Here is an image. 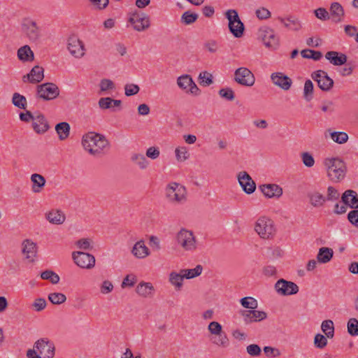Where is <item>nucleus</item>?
<instances>
[{
  "label": "nucleus",
  "instance_id": "f257e3e1",
  "mask_svg": "<svg viewBox=\"0 0 358 358\" xmlns=\"http://www.w3.org/2000/svg\"><path fill=\"white\" fill-rule=\"evenodd\" d=\"M82 145L86 151L95 157L101 156L106 149L110 148V143L106 138L94 132L85 134L82 138Z\"/></svg>",
  "mask_w": 358,
  "mask_h": 358
},
{
  "label": "nucleus",
  "instance_id": "f03ea898",
  "mask_svg": "<svg viewBox=\"0 0 358 358\" xmlns=\"http://www.w3.org/2000/svg\"><path fill=\"white\" fill-rule=\"evenodd\" d=\"M327 176L334 182L343 180L346 175L347 166L344 161L338 157L327 158L324 161Z\"/></svg>",
  "mask_w": 358,
  "mask_h": 358
},
{
  "label": "nucleus",
  "instance_id": "7ed1b4c3",
  "mask_svg": "<svg viewBox=\"0 0 358 358\" xmlns=\"http://www.w3.org/2000/svg\"><path fill=\"white\" fill-rule=\"evenodd\" d=\"M186 188L177 182H171L166 188V196L171 203H182L187 200Z\"/></svg>",
  "mask_w": 358,
  "mask_h": 358
},
{
  "label": "nucleus",
  "instance_id": "20e7f679",
  "mask_svg": "<svg viewBox=\"0 0 358 358\" xmlns=\"http://www.w3.org/2000/svg\"><path fill=\"white\" fill-rule=\"evenodd\" d=\"M255 230L261 238L264 239L271 238L275 233L273 221L265 217L257 220L255 225Z\"/></svg>",
  "mask_w": 358,
  "mask_h": 358
},
{
  "label": "nucleus",
  "instance_id": "39448f33",
  "mask_svg": "<svg viewBox=\"0 0 358 358\" xmlns=\"http://www.w3.org/2000/svg\"><path fill=\"white\" fill-rule=\"evenodd\" d=\"M128 22L137 31H145L150 26V17L146 13L140 11L132 13L128 19Z\"/></svg>",
  "mask_w": 358,
  "mask_h": 358
},
{
  "label": "nucleus",
  "instance_id": "423d86ee",
  "mask_svg": "<svg viewBox=\"0 0 358 358\" xmlns=\"http://www.w3.org/2000/svg\"><path fill=\"white\" fill-rule=\"evenodd\" d=\"M178 243L187 251H193L196 248V238L192 231L182 229L176 236Z\"/></svg>",
  "mask_w": 358,
  "mask_h": 358
},
{
  "label": "nucleus",
  "instance_id": "0eeeda50",
  "mask_svg": "<svg viewBox=\"0 0 358 358\" xmlns=\"http://www.w3.org/2000/svg\"><path fill=\"white\" fill-rule=\"evenodd\" d=\"M34 348H36L41 358H53L55 355V346L52 341L48 338L38 339L34 343Z\"/></svg>",
  "mask_w": 358,
  "mask_h": 358
},
{
  "label": "nucleus",
  "instance_id": "6e6552de",
  "mask_svg": "<svg viewBox=\"0 0 358 358\" xmlns=\"http://www.w3.org/2000/svg\"><path fill=\"white\" fill-rule=\"evenodd\" d=\"M59 95V89L55 83H46L37 86V96L43 100H52Z\"/></svg>",
  "mask_w": 358,
  "mask_h": 358
},
{
  "label": "nucleus",
  "instance_id": "1a4fd4ad",
  "mask_svg": "<svg viewBox=\"0 0 358 358\" xmlns=\"http://www.w3.org/2000/svg\"><path fill=\"white\" fill-rule=\"evenodd\" d=\"M234 80L245 87H252L255 83V77L252 71L246 67H239L234 72Z\"/></svg>",
  "mask_w": 358,
  "mask_h": 358
},
{
  "label": "nucleus",
  "instance_id": "9d476101",
  "mask_svg": "<svg viewBox=\"0 0 358 358\" xmlns=\"http://www.w3.org/2000/svg\"><path fill=\"white\" fill-rule=\"evenodd\" d=\"M311 78L317 82L318 87L322 91H329L333 85L334 80L327 75V73L322 70H317L312 73Z\"/></svg>",
  "mask_w": 358,
  "mask_h": 358
},
{
  "label": "nucleus",
  "instance_id": "9b49d317",
  "mask_svg": "<svg viewBox=\"0 0 358 358\" xmlns=\"http://www.w3.org/2000/svg\"><path fill=\"white\" fill-rule=\"evenodd\" d=\"M67 48L75 58L80 59L85 55L84 43L76 36H71L68 38Z\"/></svg>",
  "mask_w": 358,
  "mask_h": 358
},
{
  "label": "nucleus",
  "instance_id": "f8f14e48",
  "mask_svg": "<svg viewBox=\"0 0 358 358\" xmlns=\"http://www.w3.org/2000/svg\"><path fill=\"white\" fill-rule=\"evenodd\" d=\"M74 262L80 268H92L95 265V258L92 255L87 252L77 251L72 253Z\"/></svg>",
  "mask_w": 358,
  "mask_h": 358
},
{
  "label": "nucleus",
  "instance_id": "ddd939ff",
  "mask_svg": "<svg viewBox=\"0 0 358 358\" xmlns=\"http://www.w3.org/2000/svg\"><path fill=\"white\" fill-rule=\"evenodd\" d=\"M275 289L278 294L282 296H289L295 294L299 292L298 285L292 282L284 279L278 280L275 284Z\"/></svg>",
  "mask_w": 358,
  "mask_h": 358
},
{
  "label": "nucleus",
  "instance_id": "4468645a",
  "mask_svg": "<svg viewBox=\"0 0 358 358\" xmlns=\"http://www.w3.org/2000/svg\"><path fill=\"white\" fill-rule=\"evenodd\" d=\"M238 181L244 192L252 194L256 189V184L246 171H241L237 176Z\"/></svg>",
  "mask_w": 358,
  "mask_h": 358
},
{
  "label": "nucleus",
  "instance_id": "2eb2a0df",
  "mask_svg": "<svg viewBox=\"0 0 358 358\" xmlns=\"http://www.w3.org/2000/svg\"><path fill=\"white\" fill-rule=\"evenodd\" d=\"M22 30L31 41L36 42L40 38V29L36 22L33 20H26L23 22Z\"/></svg>",
  "mask_w": 358,
  "mask_h": 358
},
{
  "label": "nucleus",
  "instance_id": "dca6fc26",
  "mask_svg": "<svg viewBox=\"0 0 358 358\" xmlns=\"http://www.w3.org/2000/svg\"><path fill=\"white\" fill-rule=\"evenodd\" d=\"M272 83L283 90H289L292 86V79L281 72L273 73L271 75Z\"/></svg>",
  "mask_w": 358,
  "mask_h": 358
},
{
  "label": "nucleus",
  "instance_id": "f3484780",
  "mask_svg": "<svg viewBox=\"0 0 358 358\" xmlns=\"http://www.w3.org/2000/svg\"><path fill=\"white\" fill-rule=\"evenodd\" d=\"M245 323L257 322L266 318L267 314L264 311L253 310H243L241 311Z\"/></svg>",
  "mask_w": 358,
  "mask_h": 358
},
{
  "label": "nucleus",
  "instance_id": "a211bd4d",
  "mask_svg": "<svg viewBox=\"0 0 358 358\" xmlns=\"http://www.w3.org/2000/svg\"><path fill=\"white\" fill-rule=\"evenodd\" d=\"M259 189L267 198H280L283 193L282 188L277 184H264L259 186Z\"/></svg>",
  "mask_w": 358,
  "mask_h": 358
},
{
  "label": "nucleus",
  "instance_id": "6ab92c4d",
  "mask_svg": "<svg viewBox=\"0 0 358 358\" xmlns=\"http://www.w3.org/2000/svg\"><path fill=\"white\" fill-rule=\"evenodd\" d=\"M341 201L351 208L358 210V194L356 191L352 189L345 191L341 196Z\"/></svg>",
  "mask_w": 358,
  "mask_h": 358
},
{
  "label": "nucleus",
  "instance_id": "aec40b11",
  "mask_svg": "<svg viewBox=\"0 0 358 358\" xmlns=\"http://www.w3.org/2000/svg\"><path fill=\"white\" fill-rule=\"evenodd\" d=\"M32 127L37 134H44L50 128L47 120L41 113H38L34 117L32 122Z\"/></svg>",
  "mask_w": 358,
  "mask_h": 358
},
{
  "label": "nucleus",
  "instance_id": "412c9836",
  "mask_svg": "<svg viewBox=\"0 0 358 358\" xmlns=\"http://www.w3.org/2000/svg\"><path fill=\"white\" fill-rule=\"evenodd\" d=\"M22 245V251L26 255V258L30 262H34V259L37 254L38 248L36 243L30 239H25L23 241Z\"/></svg>",
  "mask_w": 358,
  "mask_h": 358
},
{
  "label": "nucleus",
  "instance_id": "4be33fe9",
  "mask_svg": "<svg viewBox=\"0 0 358 358\" xmlns=\"http://www.w3.org/2000/svg\"><path fill=\"white\" fill-rule=\"evenodd\" d=\"M262 40L264 45L268 48L275 49L278 46V38L271 28H266L264 30Z\"/></svg>",
  "mask_w": 358,
  "mask_h": 358
},
{
  "label": "nucleus",
  "instance_id": "5701e85b",
  "mask_svg": "<svg viewBox=\"0 0 358 358\" xmlns=\"http://www.w3.org/2000/svg\"><path fill=\"white\" fill-rule=\"evenodd\" d=\"M278 20L286 28L294 31L300 30L302 27L301 22L299 18L293 15H289L286 18L278 17Z\"/></svg>",
  "mask_w": 358,
  "mask_h": 358
},
{
  "label": "nucleus",
  "instance_id": "b1692460",
  "mask_svg": "<svg viewBox=\"0 0 358 358\" xmlns=\"http://www.w3.org/2000/svg\"><path fill=\"white\" fill-rule=\"evenodd\" d=\"M325 57L331 64L334 66H341L347 62L346 55L336 51H329L326 53Z\"/></svg>",
  "mask_w": 358,
  "mask_h": 358
},
{
  "label": "nucleus",
  "instance_id": "393cba45",
  "mask_svg": "<svg viewBox=\"0 0 358 358\" xmlns=\"http://www.w3.org/2000/svg\"><path fill=\"white\" fill-rule=\"evenodd\" d=\"M46 220L53 224H62L66 220L64 213L56 209H52L47 212L45 215Z\"/></svg>",
  "mask_w": 358,
  "mask_h": 358
},
{
  "label": "nucleus",
  "instance_id": "a878e982",
  "mask_svg": "<svg viewBox=\"0 0 358 358\" xmlns=\"http://www.w3.org/2000/svg\"><path fill=\"white\" fill-rule=\"evenodd\" d=\"M225 17L228 20V27L231 33H238V30L234 29V24H238L242 28V22L238 16V12L234 9H229L225 13Z\"/></svg>",
  "mask_w": 358,
  "mask_h": 358
},
{
  "label": "nucleus",
  "instance_id": "bb28decb",
  "mask_svg": "<svg viewBox=\"0 0 358 358\" xmlns=\"http://www.w3.org/2000/svg\"><path fill=\"white\" fill-rule=\"evenodd\" d=\"M344 15V9L339 3L334 2L331 4L329 15L331 17L333 22L336 23L341 22Z\"/></svg>",
  "mask_w": 358,
  "mask_h": 358
},
{
  "label": "nucleus",
  "instance_id": "cd10ccee",
  "mask_svg": "<svg viewBox=\"0 0 358 358\" xmlns=\"http://www.w3.org/2000/svg\"><path fill=\"white\" fill-rule=\"evenodd\" d=\"M132 254L137 258L142 259L149 255V249L145 246L143 241H139L135 243Z\"/></svg>",
  "mask_w": 358,
  "mask_h": 358
},
{
  "label": "nucleus",
  "instance_id": "c85d7f7f",
  "mask_svg": "<svg viewBox=\"0 0 358 358\" xmlns=\"http://www.w3.org/2000/svg\"><path fill=\"white\" fill-rule=\"evenodd\" d=\"M31 181L33 183L31 190L34 193L41 192L45 185V178L38 173H34L31 175Z\"/></svg>",
  "mask_w": 358,
  "mask_h": 358
},
{
  "label": "nucleus",
  "instance_id": "c756f323",
  "mask_svg": "<svg viewBox=\"0 0 358 358\" xmlns=\"http://www.w3.org/2000/svg\"><path fill=\"white\" fill-rule=\"evenodd\" d=\"M17 57L22 62H31L34 59V55L30 47L25 45L17 50Z\"/></svg>",
  "mask_w": 358,
  "mask_h": 358
},
{
  "label": "nucleus",
  "instance_id": "7c9ffc66",
  "mask_svg": "<svg viewBox=\"0 0 358 358\" xmlns=\"http://www.w3.org/2000/svg\"><path fill=\"white\" fill-rule=\"evenodd\" d=\"M155 289L150 282H141L139 283L136 289L138 294L143 297H150L152 296Z\"/></svg>",
  "mask_w": 358,
  "mask_h": 358
},
{
  "label": "nucleus",
  "instance_id": "2f4dec72",
  "mask_svg": "<svg viewBox=\"0 0 358 358\" xmlns=\"http://www.w3.org/2000/svg\"><path fill=\"white\" fill-rule=\"evenodd\" d=\"M334 255V251L330 248L322 247L319 249L317 255V260L322 264H326L331 261Z\"/></svg>",
  "mask_w": 358,
  "mask_h": 358
},
{
  "label": "nucleus",
  "instance_id": "473e14b6",
  "mask_svg": "<svg viewBox=\"0 0 358 358\" xmlns=\"http://www.w3.org/2000/svg\"><path fill=\"white\" fill-rule=\"evenodd\" d=\"M55 130L62 141L66 139L70 134V125L66 122H59L55 126Z\"/></svg>",
  "mask_w": 358,
  "mask_h": 358
},
{
  "label": "nucleus",
  "instance_id": "72a5a7b5",
  "mask_svg": "<svg viewBox=\"0 0 358 358\" xmlns=\"http://www.w3.org/2000/svg\"><path fill=\"white\" fill-rule=\"evenodd\" d=\"M131 161L137 165L140 169H145L149 166V162L145 156L140 153H134L131 156Z\"/></svg>",
  "mask_w": 358,
  "mask_h": 358
},
{
  "label": "nucleus",
  "instance_id": "f704fd0d",
  "mask_svg": "<svg viewBox=\"0 0 358 358\" xmlns=\"http://www.w3.org/2000/svg\"><path fill=\"white\" fill-rule=\"evenodd\" d=\"M184 279L185 276L182 273V270H180V273L173 271L169 274V282L176 287V289H180Z\"/></svg>",
  "mask_w": 358,
  "mask_h": 358
},
{
  "label": "nucleus",
  "instance_id": "c9c22d12",
  "mask_svg": "<svg viewBox=\"0 0 358 358\" xmlns=\"http://www.w3.org/2000/svg\"><path fill=\"white\" fill-rule=\"evenodd\" d=\"M29 73L32 78L31 83H40L44 78V69L38 65L34 66Z\"/></svg>",
  "mask_w": 358,
  "mask_h": 358
},
{
  "label": "nucleus",
  "instance_id": "e433bc0d",
  "mask_svg": "<svg viewBox=\"0 0 358 358\" xmlns=\"http://www.w3.org/2000/svg\"><path fill=\"white\" fill-rule=\"evenodd\" d=\"M213 344L218 347L226 348L229 345V340L227 334L224 331L212 339Z\"/></svg>",
  "mask_w": 358,
  "mask_h": 358
},
{
  "label": "nucleus",
  "instance_id": "4c0bfd02",
  "mask_svg": "<svg viewBox=\"0 0 358 358\" xmlns=\"http://www.w3.org/2000/svg\"><path fill=\"white\" fill-rule=\"evenodd\" d=\"M321 329L327 338H333L334 336V322L331 320H327L322 322Z\"/></svg>",
  "mask_w": 358,
  "mask_h": 358
},
{
  "label": "nucleus",
  "instance_id": "58836bf2",
  "mask_svg": "<svg viewBox=\"0 0 358 358\" xmlns=\"http://www.w3.org/2000/svg\"><path fill=\"white\" fill-rule=\"evenodd\" d=\"M13 104L20 109H25L27 105V99L19 93H14L12 98Z\"/></svg>",
  "mask_w": 358,
  "mask_h": 358
},
{
  "label": "nucleus",
  "instance_id": "ea45409f",
  "mask_svg": "<svg viewBox=\"0 0 358 358\" xmlns=\"http://www.w3.org/2000/svg\"><path fill=\"white\" fill-rule=\"evenodd\" d=\"M198 14L191 13L189 10L185 11L181 16V23L185 25H189L193 24L198 19Z\"/></svg>",
  "mask_w": 358,
  "mask_h": 358
},
{
  "label": "nucleus",
  "instance_id": "a19ab883",
  "mask_svg": "<svg viewBox=\"0 0 358 358\" xmlns=\"http://www.w3.org/2000/svg\"><path fill=\"white\" fill-rule=\"evenodd\" d=\"M193 83V80L189 75H182L178 78L177 79V84L178 87L183 90L187 91L189 85Z\"/></svg>",
  "mask_w": 358,
  "mask_h": 358
},
{
  "label": "nucleus",
  "instance_id": "79ce46f5",
  "mask_svg": "<svg viewBox=\"0 0 358 358\" xmlns=\"http://www.w3.org/2000/svg\"><path fill=\"white\" fill-rule=\"evenodd\" d=\"M311 205L315 207L322 206L325 201V197L319 192L308 194Z\"/></svg>",
  "mask_w": 358,
  "mask_h": 358
},
{
  "label": "nucleus",
  "instance_id": "37998d69",
  "mask_svg": "<svg viewBox=\"0 0 358 358\" xmlns=\"http://www.w3.org/2000/svg\"><path fill=\"white\" fill-rule=\"evenodd\" d=\"M301 55L303 58L312 59L315 61H318L322 57V54L321 52L310 49L303 50L301 52Z\"/></svg>",
  "mask_w": 358,
  "mask_h": 358
},
{
  "label": "nucleus",
  "instance_id": "c03bdc74",
  "mask_svg": "<svg viewBox=\"0 0 358 358\" xmlns=\"http://www.w3.org/2000/svg\"><path fill=\"white\" fill-rule=\"evenodd\" d=\"M331 138L338 144H343L348 141V135L344 131H333L330 133Z\"/></svg>",
  "mask_w": 358,
  "mask_h": 358
},
{
  "label": "nucleus",
  "instance_id": "a18cd8bd",
  "mask_svg": "<svg viewBox=\"0 0 358 358\" xmlns=\"http://www.w3.org/2000/svg\"><path fill=\"white\" fill-rule=\"evenodd\" d=\"M203 267L201 265H197L192 269H182V273L184 274L185 278L191 279L201 275Z\"/></svg>",
  "mask_w": 358,
  "mask_h": 358
},
{
  "label": "nucleus",
  "instance_id": "49530a36",
  "mask_svg": "<svg viewBox=\"0 0 358 358\" xmlns=\"http://www.w3.org/2000/svg\"><path fill=\"white\" fill-rule=\"evenodd\" d=\"M313 84L310 80H306L303 88V97L307 101H310L313 98Z\"/></svg>",
  "mask_w": 358,
  "mask_h": 358
},
{
  "label": "nucleus",
  "instance_id": "de8ad7c7",
  "mask_svg": "<svg viewBox=\"0 0 358 358\" xmlns=\"http://www.w3.org/2000/svg\"><path fill=\"white\" fill-rule=\"evenodd\" d=\"M241 306L248 309H256L258 306L257 301L251 296L243 297L240 300Z\"/></svg>",
  "mask_w": 358,
  "mask_h": 358
},
{
  "label": "nucleus",
  "instance_id": "09e8293b",
  "mask_svg": "<svg viewBox=\"0 0 358 358\" xmlns=\"http://www.w3.org/2000/svg\"><path fill=\"white\" fill-rule=\"evenodd\" d=\"M41 278L43 280H50L52 284H57L59 282V276L51 270H45L42 272Z\"/></svg>",
  "mask_w": 358,
  "mask_h": 358
},
{
  "label": "nucleus",
  "instance_id": "8fccbe9b",
  "mask_svg": "<svg viewBox=\"0 0 358 358\" xmlns=\"http://www.w3.org/2000/svg\"><path fill=\"white\" fill-rule=\"evenodd\" d=\"M48 299L52 304L60 305L66 301V296L62 293L53 292L48 295Z\"/></svg>",
  "mask_w": 358,
  "mask_h": 358
},
{
  "label": "nucleus",
  "instance_id": "3c124183",
  "mask_svg": "<svg viewBox=\"0 0 358 358\" xmlns=\"http://www.w3.org/2000/svg\"><path fill=\"white\" fill-rule=\"evenodd\" d=\"M348 331L351 336H358V320L350 318L348 322Z\"/></svg>",
  "mask_w": 358,
  "mask_h": 358
},
{
  "label": "nucleus",
  "instance_id": "603ef678",
  "mask_svg": "<svg viewBox=\"0 0 358 358\" xmlns=\"http://www.w3.org/2000/svg\"><path fill=\"white\" fill-rule=\"evenodd\" d=\"M208 330L212 335L215 336H217L224 332L222 331V325L219 322L215 321H213L209 323V324L208 325Z\"/></svg>",
  "mask_w": 358,
  "mask_h": 358
},
{
  "label": "nucleus",
  "instance_id": "864d4df0",
  "mask_svg": "<svg viewBox=\"0 0 358 358\" xmlns=\"http://www.w3.org/2000/svg\"><path fill=\"white\" fill-rule=\"evenodd\" d=\"M99 87L101 92H106L115 89V83L111 80L107 78L101 80Z\"/></svg>",
  "mask_w": 358,
  "mask_h": 358
},
{
  "label": "nucleus",
  "instance_id": "5fc2aeb1",
  "mask_svg": "<svg viewBox=\"0 0 358 358\" xmlns=\"http://www.w3.org/2000/svg\"><path fill=\"white\" fill-rule=\"evenodd\" d=\"M314 344L316 348L322 349L327 345V339L324 335L317 334L314 338Z\"/></svg>",
  "mask_w": 358,
  "mask_h": 358
},
{
  "label": "nucleus",
  "instance_id": "6e6d98bb",
  "mask_svg": "<svg viewBox=\"0 0 358 358\" xmlns=\"http://www.w3.org/2000/svg\"><path fill=\"white\" fill-rule=\"evenodd\" d=\"M303 164L308 168H310L315 164V159L311 154L308 152H302L301 155Z\"/></svg>",
  "mask_w": 358,
  "mask_h": 358
},
{
  "label": "nucleus",
  "instance_id": "4d7b16f0",
  "mask_svg": "<svg viewBox=\"0 0 358 358\" xmlns=\"http://www.w3.org/2000/svg\"><path fill=\"white\" fill-rule=\"evenodd\" d=\"M219 94L221 97L228 101H233L235 98L234 91L229 87L220 89L219 91Z\"/></svg>",
  "mask_w": 358,
  "mask_h": 358
},
{
  "label": "nucleus",
  "instance_id": "13d9d810",
  "mask_svg": "<svg viewBox=\"0 0 358 358\" xmlns=\"http://www.w3.org/2000/svg\"><path fill=\"white\" fill-rule=\"evenodd\" d=\"M315 17L322 21L329 20L330 15L328 11L324 8H319L314 10Z\"/></svg>",
  "mask_w": 358,
  "mask_h": 358
},
{
  "label": "nucleus",
  "instance_id": "bf43d9fd",
  "mask_svg": "<svg viewBox=\"0 0 358 358\" xmlns=\"http://www.w3.org/2000/svg\"><path fill=\"white\" fill-rule=\"evenodd\" d=\"M139 90L140 87L136 84H127L124 86V94L127 96L135 95Z\"/></svg>",
  "mask_w": 358,
  "mask_h": 358
},
{
  "label": "nucleus",
  "instance_id": "052dcab7",
  "mask_svg": "<svg viewBox=\"0 0 358 358\" xmlns=\"http://www.w3.org/2000/svg\"><path fill=\"white\" fill-rule=\"evenodd\" d=\"M175 152L178 161H185L189 157V154L185 147H179L176 148Z\"/></svg>",
  "mask_w": 358,
  "mask_h": 358
},
{
  "label": "nucleus",
  "instance_id": "680f3d73",
  "mask_svg": "<svg viewBox=\"0 0 358 358\" xmlns=\"http://www.w3.org/2000/svg\"><path fill=\"white\" fill-rule=\"evenodd\" d=\"M98 104H99V108L101 109H103V110L112 109L113 108L112 98L102 97L99 100Z\"/></svg>",
  "mask_w": 358,
  "mask_h": 358
},
{
  "label": "nucleus",
  "instance_id": "e2e57ef3",
  "mask_svg": "<svg viewBox=\"0 0 358 358\" xmlns=\"http://www.w3.org/2000/svg\"><path fill=\"white\" fill-rule=\"evenodd\" d=\"M137 279L134 275H127L123 280L121 287L125 288L127 287H133L136 282Z\"/></svg>",
  "mask_w": 358,
  "mask_h": 358
},
{
  "label": "nucleus",
  "instance_id": "0e129e2a",
  "mask_svg": "<svg viewBox=\"0 0 358 358\" xmlns=\"http://www.w3.org/2000/svg\"><path fill=\"white\" fill-rule=\"evenodd\" d=\"M91 243H92V241L90 239L81 238V239H79L76 242V244L78 248L85 250H87L92 249V246Z\"/></svg>",
  "mask_w": 358,
  "mask_h": 358
},
{
  "label": "nucleus",
  "instance_id": "69168bd1",
  "mask_svg": "<svg viewBox=\"0 0 358 358\" xmlns=\"http://www.w3.org/2000/svg\"><path fill=\"white\" fill-rule=\"evenodd\" d=\"M246 350L247 352L252 357H257L261 354V348L257 344H250L248 345Z\"/></svg>",
  "mask_w": 358,
  "mask_h": 358
},
{
  "label": "nucleus",
  "instance_id": "338daca9",
  "mask_svg": "<svg viewBox=\"0 0 358 358\" xmlns=\"http://www.w3.org/2000/svg\"><path fill=\"white\" fill-rule=\"evenodd\" d=\"M146 157L150 158L151 159H156L159 157L160 151L159 149L157 147H150L146 150Z\"/></svg>",
  "mask_w": 358,
  "mask_h": 358
},
{
  "label": "nucleus",
  "instance_id": "774afa93",
  "mask_svg": "<svg viewBox=\"0 0 358 358\" xmlns=\"http://www.w3.org/2000/svg\"><path fill=\"white\" fill-rule=\"evenodd\" d=\"M348 219L352 225L358 228V209L350 211Z\"/></svg>",
  "mask_w": 358,
  "mask_h": 358
}]
</instances>
